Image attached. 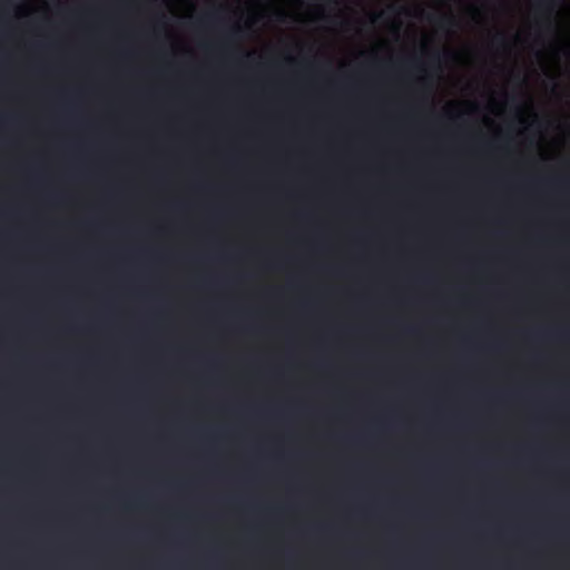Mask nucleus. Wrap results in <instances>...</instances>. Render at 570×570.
Wrapping results in <instances>:
<instances>
[{
  "label": "nucleus",
  "instance_id": "f03ea898",
  "mask_svg": "<svg viewBox=\"0 0 570 570\" xmlns=\"http://www.w3.org/2000/svg\"><path fill=\"white\" fill-rule=\"evenodd\" d=\"M538 6L540 9H544L549 12H552L554 9V4L548 0H539Z\"/></svg>",
  "mask_w": 570,
  "mask_h": 570
},
{
  "label": "nucleus",
  "instance_id": "7ed1b4c3",
  "mask_svg": "<svg viewBox=\"0 0 570 570\" xmlns=\"http://www.w3.org/2000/svg\"><path fill=\"white\" fill-rule=\"evenodd\" d=\"M240 36H242V27H240V26H236V27H234V28L230 30L229 35H228V37H229L230 39H239V38H240Z\"/></svg>",
  "mask_w": 570,
  "mask_h": 570
},
{
  "label": "nucleus",
  "instance_id": "f257e3e1",
  "mask_svg": "<svg viewBox=\"0 0 570 570\" xmlns=\"http://www.w3.org/2000/svg\"><path fill=\"white\" fill-rule=\"evenodd\" d=\"M435 20L438 26L443 30H449L451 27L455 24V20L452 16H442Z\"/></svg>",
  "mask_w": 570,
  "mask_h": 570
},
{
  "label": "nucleus",
  "instance_id": "39448f33",
  "mask_svg": "<svg viewBox=\"0 0 570 570\" xmlns=\"http://www.w3.org/2000/svg\"><path fill=\"white\" fill-rule=\"evenodd\" d=\"M287 61H288L289 63H293V62H295V59H293V58H288V59H287Z\"/></svg>",
  "mask_w": 570,
  "mask_h": 570
},
{
  "label": "nucleus",
  "instance_id": "20e7f679",
  "mask_svg": "<svg viewBox=\"0 0 570 570\" xmlns=\"http://www.w3.org/2000/svg\"><path fill=\"white\" fill-rule=\"evenodd\" d=\"M493 42H497V43H500V45H505L507 43V40H505V36L503 33H497L494 37H493Z\"/></svg>",
  "mask_w": 570,
  "mask_h": 570
}]
</instances>
